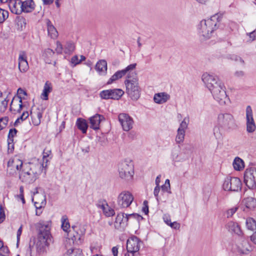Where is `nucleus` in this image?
Returning a JSON list of instances; mask_svg holds the SVG:
<instances>
[{"label":"nucleus","instance_id":"nucleus-1","mask_svg":"<svg viewBox=\"0 0 256 256\" xmlns=\"http://www.w3.org/2000/svg\"><path fill=\"white\" fill-rule=\"evenodd\" d=\"M126 86V93L134 100H138L140 95V88L138 82V79L136 76H128L124 82Z\"/></svg>","mask_w":256,"mask_h":256},{"label":"nucleus","instance_id":"nucleus-2","mask_svg":"<svg viewBox=\"0 0 256 256\" xmlns=\"http://www.w3.org/2000/svg\"><path fill=\"white\" fill-rule=\"evenodd\" d=\"M221 19V16L216 14L212 16L210 19L202 20L198 26V28L202 32H214L217 30Z\"/></svg>","mask_w":256,"mask_h":256},{"label":"nucleus","instance_id":"nucleus-3","mask_svg":"<svg viewBox=\"0 0 256 256\" xmlns=\"http://www.w3.org/2000/svg\"><path fill=\"white\" fill-rule=\"evenodd\" d=\"M225 89L224 84L222 83L210 90L214 98L221 105L226 104L230 101Z\"/></svg>","mask_w":256,"mask_h":256},{"label":"nucleus","instance_id":"nucleus-4","mask_svg":"<svg viewBox=\"0 0 256 256\" xmlns=\"http://www.w3.org/2000/svg\"><path fill=\"white\" fill-rule=\"evenodd\" d=\"M225 89L224 84L222 83L210 90L214 98L221 105L226 104L230 101Z\"/></svg>","mask_w":256,"mask_h":256},{"label":"nucleus","instance_id":"nucleus-5","mask_svg":"<svg viewBox=\"0 0 256 256\" xmlns=\"http://www.w3.org/2000/svg\"><path fill=\"white\" fill-rule=\"evenodd\" d=\"M118 168L119 176L121 178L126 180L132 178L134 172L132 164H128L126 162H122L118 164Z\"/></svg>","mask_w":256,"mask_h":256},{"label":"nucleus","instance_id":"nucleus-6","mask_svg":"<svg viewBox=\"0 0 256 256\" xmlns=\"http://www.w3.org/2000/svg\"><path fill=\"white\" fill-rule=\"evenodd\" d=\"M222 186L224 190L238 192L242 188V182L238 178L227 176Z\"/></svg>","mask_w":256,"mask_h":256},{"label":"nucleus","instance_id":"nucleus-7","mask_svg":"<svg viewBox=\"0 0 256 256\" xmlns=\"http://www.w3.org/2000/svg\"><path fill=\"white\" fill-rule=\"evenodd\" d=\"M244 182L250 189L256 188V168L246 169L244 174Z\"/></svg>","mask_w":256,"mask_h":256},{"label":"nucleus","instance_id":"nucleus-8","mask_svg":"<svg viewBox=\"0 0 256 256\" xmlns=\"http://www.w3.org/2000/svg\"><path fill=\"white\" fill-rule=\"evenodd\" d=\"M202 80L210 90L222 83L216 75L208 72L202 74Z\"/></svg>","mask_w":256,"mask_h":256},{"label":"nucleus","instance_id":"nucleus-9","mask_svg":"<svg viewBox=\"0 0 256 256\" xmlns=\"http://www.w3.org/2000/svg\"><path fill=\"white\" fill-rule=\"evenodd\" d=\"M218 124L225 129L232 128L234 125L233 116L228 113L220 114L218 116Z\"/></svg>","mask_w":256,"mask_h":256},{"label":"nucleus","instance_id":"nucleus-10","mask_svg":"<svg viewBox=\"0 0 256 256\" xmlns=\"http://www.w3.org/2000/svg\"><path fill=\"white\" fill-rule=\"evenodd\" d=\"M133 200L134 196L130 192L123 191L119 194L117 199V203L120 208H125L128 207Z\"/></svg>","mask_w":256,"mask_h":256},{"label":"nucleus","instance_id":"nucleus-11","mask_svg":"<svg viewBox=\"0 0 256 256\" xmlns=\"http://www.w3.org/2000/svg\"><path fill=\"white\" fill-rule=\"evenodd\" d=\"M142 244V242L136 236L128 238L126 242V250L129 252H137Z\"/></svg>","mask_w":256,"mask_h":256},{"label":"nucleus","instance_id":"nucleus-12","mask_svg":"<svg viewBox=\"0 0 256 256\" xmlns=\"http://www.w3.org/2000/svg\"><path fill=\"white\" fill-rule=\"evenodd\" d=\"M118 120L124 130L128 132L132 128L134 121L132 118L126 114H120Z\"/></svg>","mask_w":256,"mask_h":256},{"label":"nucleus","instance_id":"nucleus-13","mask_svg":"<svg viewBox=\"0 0 256 256\" xmlns=\"http://www.w3.org/2000/svg\"><path fill=\"white\" fill-rule=\"evenodd\" d=\"M246 130L248 132H252L256 129V126L253 118L252 108L248 106L246 108Z\"/></svg>","mask_w":256,"mask_h":256},{"label":"nucleus","instance_id":"nucleus-14","mask_svg":"<svg viewBox=\"0 0 256 256\" xmlns=\"http://www.w3.org/2000/svg\"><path fill=\"white\" fill-rule=\"evenodd\" d=\"M22 162L16 158L10 159L8 162L7 171L10 174H14L16 171L20 170L22 166Z\"/></svg>","mask_w":256,"mask_h":256},{"label":"nucleus","instance_id":"nucleus-15","mask_svg":"<svg viewBox=\"0 0 256 256\" xmlns=\"http://www.w3.org/2000/svg\"><path fill=\"white\" fill-rule=\"evenodd\" d=\"M48 231L44 234L43 235H38V241L36 243V250L38 253L44 252L46 250V248L48 246Z\"/></svg>","mask_w":256,"mask_h":256},{"label":"nucleus","instance_id":"nucleus-16","mask_svg":"<svg viewBox=\"0 0 256 256\" xmlns=\"http://www.w3.org/2000/svg\"><path fill=\"white\" fill-rule=\"evenodd\" d=\"M20 178L22 182L26 183H31L36 179V174L30 168L29 170L26 171V168L22 170L20 174Z\"/></svg>","mask_w":256,"mask_h":256},{"label":"nucleus","instance_id":"nucleus-17","mask_svg":"<svg viewBox=\"0 0 256 256\" xmlns=\"http://www.w3.org/2000/svg\"><path fill=\"white\" fill-rule=\"evenodd\" d=\"M226 230L231 234H234L238 236H244V233L241 230L240 226L236 222L230 221L226 226Z\"/></svg>","mask_w":256,"mask_h":256},{"label":"nucleus","instance_id":"nucleus-18","mask_svg":"<svg viewBox=\"0 0 256 256\" xmlns=\"http://www.w3.org/2000/svg\"><path fill=\"white\" fill-rule=\"evenodd\" d=\"M136 66V64H130L124 69L121 70H118L115 74L118 76V79L120 78L127 74V78H128V76H134L136 75V72H133L135 69Z\"/></svg>","mask_w":256,"mask_h":256},{"label":"nucleus","instance_id":"nucleus-19","mask_svg":"<svg viewBox=\"0 0 256 256\" xmlns=\"http://www.w3.org/2000/svg\"><path fill=\"white\" fill-rule=\"evenodd\" d=\"M128 225V218L124 213L118 214L114 223V228L116 229L124 228Z\"/></svg>","mask_w":256,"mask_h":256},{"label":"nucleus","instance_id":"nucleus-20","mask_svg":"<svg viewBox=\"0 0 256 256\" xmlns=\"http://www.w3.org/2000/svg\"><path fill=\"white\" fill-rule=\"evenodd\" d=\"M9 8L12 13L20 14L22 12V0H10L8 3Z\"/></svg>","mask_w":256,"mask_h":256},{"label":"nucleus","instance_id":"nucleus-21","mask_svg":"<svg viewBox=\"0 0 256 256\" xmlns=\"http://www.w3.org/2000/svg\"><path fill=\"white\" fill-rule=\"evenodd\" d=\"M18 68L22 72H26L28 68V64L26 60V54L24 51L20 52L19 55Z\"/></svg>","mask_w":256,"mask_h":256},{"label":"nucleus","instance_id":"nucleus-22","mask_svg":"<svg viewBox=\"0 0 256 256\" xmlns=\"http://www.w3.org/2000/svg\"><path fill=\"white\" fill-rule=\"evenodd\" d=\"M23 107L22 100L20 97V99L14 98L10 104V110L13 113H20Z\"/></svg>","mask_w":256,"mask_h":256},{"label":"nucleus","instance_id":"nucleus-23","mask_svg":"<svg viewBox=\"0 0 256 256\" xmlns=\"http://www.w3.org/2000/svg\"><path fill=\"white\" fill-rule=\"evenodd\" d=\"M104 116L99 114H96L90 118V128L98 130L100 128V122L104 120Z\"/></svg>","mask_w":256,"mask_h":256},{"label":"nucleus","instance_id":"nucleus-24","mask_svg":"<svg viewBox=\"0 0 256 256\" xmlns=\"http://www.w3.org/2000/svg\"><path fill=\"white\" fill-rule=\"evenodd\" d=\"M22 12H30L33 11L35 8V4L33 0H22Z\"/></svg>","mask_w":256,"mask_h":256},{"label":"nucleus","instance_id":"nucleus-25","mask_svg":"<svg viewBox=\"0 0 256 256\" xmlns=\"http://www.w3.org/2000/svg\"><path fill=\"white\" fill-rule=\"evenodd\" d=\"M170 98L169 94L166 92H160L155 94L154 100L156 103L162 104L166 102Z\"/></svg>","mask_w":256,"mask_h":256},{"label":"nucleus","instance_id":"nucleus-26","mask_svg":"<svg viewBox=\"0 0 256 256\" xmlns=\"http://www.w3.org/2000/svg\"><path fill=\"white\" fill-rule=\"evenodd\" d=\"M52 90V86L50 82L48 81L45 83L42 92L41 94V98L44 100H48V94Z\"/></svg>","mask_w":256,"mask_h":256},{"label":"nucleus","instance_id":"nucleus-27","mask_svg":"<svg viewBox=\"0 0 256 256\" xmlns=\"http://www.w3.org/2000/svg\"><path fill=\"white\" fill-rule=\"evenodd\" d=\"M72 229L76 233V234H73V237L74 238V240H80L81 237L85 234V230L84 228L81 229L80 226H72Z\"/></svg>","mask_w":256,"mask_h":256},{"label":"nucleus","instance_id":"nucleus-28","mask_svg":"<svg viewBox=\"0 0 256 256\" xmlns=\"http://www.w3.org/2000/svg\"><path fill=\"white\" fill-rule=\"evenodd\" d=\"M96 70L101 74H104L107 70V62L105 60H100L96 65Z\"/></svg>","mask_w":256,"mask_h":256},{"label":"nucleus","instance_id":"nucleus-29","mask_svg":"<svg viewBox=\"0 0 256 256\" xmlns=\"http://www.w3.org/2000/svg\"><path fill=\"white\" fill-rule=\"evenodd\" d=\"M76 126L78 128L82 130L83 134H86L88 128V124L85 120L78 118L76 121Z\"/></svg>","mask_w":256,"mask_h":256},{"label":"nucleus","instance_id":"nucleus-30","mask_svg":"<svg viewBox=\"0 0 256 256\" xmlns=\"http://www.w3.org/2000/svg\"><path fill=\"white\" fill-rule=\"evenodd\" d=\"M232 165L234 169L238 171L242 170L244 167V161L239 157H236L234 158Z\"/></svg>","mask_w":256,"mask_h":256},{"label":"nucleus","instance_id":"nucleus-31","mask_svg":"<svg viewBox=\"0 0 256 256\" xmlns=\"http://www.w3.org/2000/svg\"><path fill=\"white\" fill-rule=\"evenodd\" d=\"M111 92L112 99L118 100L124 94L123 90L120 88L110 89Z\"/></svg>","mask_w":256,"mask_h":256},{"label":"nucleus","instance_id":"nucleus-32","mask_svg":"<svg viewBox=\"0 0 256 256\" xmlns=\"http://www.w3.org/2000/svg\"><path fill=\"white\" fill-rule=\"evenodd\" d=\"M243 202L246 206L249 209H252L256 206V199L252 197L244 198Z\"/></svg>","mask_w":256,"mask_h":256},{"label":"nucleus","instance_id":"nucleus-33","mask_svg":"<svg viewBox=\"0 0 256 256\" xmlns=\"http://www.w3.org/2000/svg\"><path fill=\"white\" fill-rule=\"evenodd\" d=\"M54 52L50 49H46L43 53L42 56L44 58L45 61L46 63H51V58L54 56Z\"/></svg>","mask_w":256,"mask_h":256},{"label":"nucleus","instance_id":"nucleus-34","mask_svg":"<svg viewBox=\"0 0 256 256\" xmlns=\"http://www.w3.org/2000/svg\"><path fill=\"white\" fill-rule=\"evenodd\" d=\"M75 50V46L74 42H68L64 45V52L66 54L70 55Z\"/></svg>","mask_w":256,"mask_h":256},{"label":"nucleus","instance_id":"nucleus-35","mask_svg":"<svg viewBox=\"0 0 256 256\" xmlns=\"http://www.w3.org/2000/svg\"><path fill=\"white\" fill-rule=\"evenodd\" d=\"M246 226L249 230H256V220L252 218H248L246 222Z\"/></svg>","mask_w":256,"mask_h":256},{"label":"nucleus","instance_id":"nucleus-36","mask_svg":"<svg viewBox=\"0 0 256 256\" xmlns=\"http://www.w3.org/2000/svg\"><path fill=\"white\" fill-rule=\"evenodd\" d=\"M42 226L40 228V232L38 234V235H43V236H44L43 234H45L46 232L48 231V238H50V226L48 224H40Z\"/></svg>","mask_w":256,"mask_h":256},{"label":"nucleus","instance_id":"nucleus-37","mask_svg":"<svg viewBox=\"0 0 256 256\" xmlns=\"http://www.w3.org/2000/svg\"><path fill=\"white\" fill-rule=\"evenodd\" d=\"M185 133L186 132L184 130L178 129L177 134L176 138V143L180 144L183 142L184 138Z\"/></svg>","mask_w":256,"mask_h":256},{"label":"nucleus","instance_id":"nucleus-38","mask_svg":"<svg viewBox=\"0 0 256 256\" xmlns=\"http://www.w3.org/2000/svg\"><path fill=\"white\" fill-rule=\"evenodd\" d=\"M242 240V248H244L241 252L242 254H245L246 251V252H249L250 251V246L248 243V242L247 240L245 238L244 236V235L242 236H240Z\"/></svg>","mask_w":256,"mask_h":256},{"label":"nucleus","instance_id":"nucleus-39","mask_svg":"<svg viewBox=\"0 0 256 256\" xmlns=\"http://www.w3.org/2000/svg\"><path fill=\"white\" fill-rule=\"evenodd\" d=\"M62 230L66 232H68V230L70 228V224L68 221V218L66 216H64L62 218Z\"/></svg>","mask_w":256,"mask_h":256},{"label":"nucleus","instance_id":"nucleus-40","mask_svg":"<svg viewBox=\"0 0 256 256\" xmlns=\"http://www.w3.org/2000/svg\"><path fill=\"white\" fill-rule=\"evenodd\" d=\"M64 256H82V252L79 249H70Z\"/></svg>","mask_w":256,"mask_h":256},{"label":"nucleus","instance_id":"nucleus-41","mask_svg":"<svg viewBox=\"0 0 256 256\" xmlns=\"http://www.w3.org/2000/svg\"><path fill=\"white\" fill-rule=\"evenodd\" d=\"M36 118H34V116H32V122L34 125L38 126L40 123V119L42 116V112L40 111V110H38V111L37 112L36 114Z\"/></svg>","mask_w":256,"mask_h":256},{"label":"nucleus","instance_id":"nucleus-42","mask_svg":"<svg viewBox=\"0 0 256 256\" xmlns=\"http://www.w3.org/2000/svg\"><path fill=\"white\" fill-rule=\"evenodd\" d=\"M244 37L246 42H252L256 39V33H245Z\"/></svg>","mask_w":256,"mask_h":256},{"label":"nucleus","instance_id":"nucleus-43","mask_svg":"<svg viewBox=\"0 0 256 256\" xmlns=\"http://www.w3.org/2000/svg\"><path fill=\"white\" fill-rule=\"evenodd\" d=\"M189 122V118L188 116L185 117L183 120L180 122L178 129H181L182 130H184L186 132V130L188 127Z\"/></svg>","mask_w":256,"mask_h":256},{"label":"nucleus","instance_id":"nucleus-44","mask_svg":"<svg viewBox=\"0 0 256 256\" xmlns=\"http://www.w3.org/2000/svg\"><path fill=\"white\" fill-rule=\"evenodd\" d=\"M100 97L104 100L112 99L111 92L110 89L104 90L100 94Z\"/></svg>","mask_w":256,"mask_h":256},{"label":"nucleus","instance_id":"nucleus-45","mask_svg":"<svg viewBox=\"0 0 256 256\" xmlns=\"http://www.w3.org/2000/svg\"><path fill=\"white\" fill-rule=\"evenodd\" d=\"M17 30L18 31H22L25 30L26 26V22L24 19H20L18 20L16 23Z\"/></svg>","mask_w":256,"mask_h":256},{"label":"nucleus","instance_id":"nucleus-46","mask_svg":"<svg viewBox=\"0 0 256 256\" xmlns=\"http://www.w3.org/2000/svg\"><path fill=\"white\" fill-rule=\"evenodd\" d=\"M42 202L40 203L39 202H34V206L36 209H38L40 210L42 208L44 207L46 204V198L45 195H42Z\"/></svg>","mask_w":256,"mask_h":256},{"label":"nucleus","instance_id":"nucleus-47","mask_svg":"<svg viewBox=\"0 0 256 256\" xmlns=\"http://www.w3.org/2000/svg\"><path fill=\"white\" fill-rule=\"evenodd\" d=\"M213 132L214 135L216 139L220 140L222 138V134L221 132L220 126H214L213 130Z\"/></svg>","mask_w":256,"mask_h":256},{"label":"nucleus","instance_id":"nucleus-48","mask_svg":"<svg viewBox=\"0 0 256 256\" xmlns=\"http://www.w3.org/2000/svg\"><path fill=\"white\" fill-rule=\"evenodd\" d=\"M8 16V12L0 8V23L3 22Z\"/></svg>","mask_w":256,"mask_h":256},{"label":"nucleus","instance_id":"nucleus-49","mask_svg":"<svg viewBox=\"0 0 256 256\" xmlns=\"http://www.w3.org/2000/svg\"><path fill=\"white\" fill-rule=\"evenodd\" d=\"M8 100H6V98H4V100H0V112L2 113L6 111V110L8 104Z\"/></svg>","mask_w":256,"mask_h":256},{"label":"nucleus","instance_id":"nucleus-50","mask_svg":"<svg viewBox=\"0 0 256 256\" xmlns=\"http://www.w3.org/2000/svg\"><path fill=\"white\" fill-rule=\"evenodd\" d=\"M17 132L18 130L16 128L10 129L8 136V140L14 142V138L16 136Z\"/></svg>","mask_w":256,"mask_h":256},{"label":"nucleus","instance_id":"nucleus-51","mask_svg":"<svg viewBox=\"0 0 256 256\" xmlns=\"http://www.w3.org/2000/svg\"><path fill=\"white\" fill-rule=\"evenodd\" d=\"M46 26L48 32H58L55 27L49 20H46Z\"/></svg>","mask_w":256,"mask_h":256},{"label":"nucleus","instance_id":"nucleus-52","mask_svg":"<svg viewBox=\"0 0 256 256\" xmlns=\"http://www.w3.org/2000/svg\"><path fill=\"white\" fill-rule=\"evenodd\" d=\"M126 218H128V222L129 220L133 218V219H136L138 221H140V220H142V217L137 214H126Z\"/></svg>","mask_w":256,"mask_h":256},{"label":"nucleus","instance_id":"nucleus-53","mask_svg":"<svg viewBox=\"0 0 256 256\" xmlns=\"http://www.w3.org/2000/svg\"><path fill=\"white\" fill-rule=\"evenodd\" d=\"M96 206L98 208L102 209L103 212L108 208V205L106 201H99Z\"/></svg>","mask_w":256,"mask_h":256},{"label":"nucleus","instance_id":"nucleus-54","mask_svg":"<svg viewBox=\"0 0 256 256\" xmlns=\"http://www.w3.org/2000/svg\"><path fill=\"white\" fill-rule=\"evenodd\" d=\"M228 58L232 60H234L236 62L240 61V62L242 64H244V60L240 56L235 55V54H230L228 56Z\"/></svg>","mask_w":256,"mask_h":256},{"label":"nucleus","instance_id":"nucleus-55","mask_svg":"<svg viewBox=\"0 0 256 256\" xmlns=\"http://www.w3.org/2000/svg\"><path fill=\"white\" fill-rule=\"evenodd\" d=\"M238 210V206H234L228 210H226V217L228 218H231L234 214Z\"/></svg>","mask_w":256,"mask_h":256},{"label":"nucleus","instance_id":"nucleus-56","mask_svg":"<svg viewBox=\"0 0 256 256\" xmlns=\"http://www.w3.org/2000/svg\"><path fill=\"white\" fill-rule=\"evenodd\" d=\"M8 118L7 116L0 118V130H2L7 124Z\"/></svg>","mask_w":256,"mask_h":256},{"label":"nucleus","instance_id":"nucleus-57","mask_svg":"<svg viewBox=\"0 0 256 256\" xmlns=\"http://www.w3.org/2000/svg\"><path fill=\"white\" fill-rule=\"evenodd\" d=\"M212 33H202L200 36V38L201 41L204 42L206 40L212 38Z\"/></svg>","mask_w":256,"mask_h":256},{"label":"nucleus","instance_id":"nucleus-58","mask_svg":"<svg viewBox=\"0 0 256 256\" xmlns=\"http://www.w3.org/2000/svg\"><path fill=\"white\" fill-rule=\"evenodd\" d=\"M103 212L104 214V215L108 217L112 216L115 214L114 210L110 208L109 206L108 208L104 210V211Z\"/></svg>","mask_w":256,"mask_h":256},{"label":"nucleus","instance_id":"nucleus-59","mask_svg":"<svg viewBox=\"0 0 256 256\" xmlns=\"http://www.w3.org/2000/svg\"><path fill=\"white\" fill-rule=\"evenodd\" d=\"M51 154V150H50L44 149L43 152V160L44 161H46V162H48V160L47 158Z\"/></svg>","mask_w":256,"mask_h":256},{"label":"nucleus","instance_id":"nucleus-60","mask_svg":"<svg viewBox=\"0 0 256 256\" xmlns=\"http://www.w3.org/2000/svg\"><path fill=\"white\" fill-rule=\"evenodd\" d=\"M172 160L174 162H180L184 160V158H181L178 154L174 152H172Z\"/></svg>","mask_w":256,"mask_h":256},{"label":"nucleus","instance_id":"nucleus-61","mask_svg":"<svg viewBox=\"0 0 256 256\" xmlns=\"http://www.w3.org/2000/svg\"><path fill=\"white\" fill-rule=\"evenodd\" d=\"M62 50H63V47H62V44H60V42H59L58 41H57L56 42V47L55 49L56 52L58 54H62Z\"/></svg>","mask_w":256,"mask_h":256},{"label":"nucleus","instance_id":"nucleus-62","mask_svg":"<svg viewBox=\"0 0 256 256\" xmlns=\"http://www.w3.org/2000/svg\"><path fill=\"white\" fill-rule=\"evenodd\" d=\"M6 216L4 208L2 205L0 206V223L3 222L5 220Z\"/></svg>","mask_w":256,"mask_h":256},{"label":"nucleus","instance_id":"nucleus-63","mask_svg":"<svg viewBox=\"0 0 256 256\" xmlns=\"http://www.w3.org/2000/svg\"><path fill=\"white\" fill-rule=\"evenodd\" d=\"M18 98L17 99H20V97L22 99V95L26 96V92L22 88H19L17 91Z\"/></svg>","mask_w":256,"mask_h":256},{"label":"nucleus","instance_id":"nucleus-64","mask_svg":"<svg viewBox=\"0 0 256 256\" xmlns=\"http://www.w3.org/2000/svg\"><path fill=\"white\" fill-rule=\"evenodd\" d=\"M170 226L172 228L175 229V230H178L180 228V223L174 222H170L169 224L168 225Z\"/></svg>","mask_w":256,"mask_h":256}]
</instances>
